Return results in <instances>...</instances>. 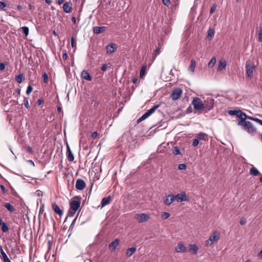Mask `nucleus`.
<instances>
[{
  "label": "nucleus",
  "instance_id": "nucleus-1",
  "mask_svg": "<svg viewBox=\"0 0 262 262\" xmlns=\"http://www.w3.org/2000/svg\"><path fill=\"white\" fill-rule=\"evenodd\" d=\"M238 125L242 126L243 128L249 133H252L256 131V128L250 121L245 120L244 118L242 120H238Z\"/></svg>",
  "mask_w": 262,
  "mask_h": 262
},
{
  "label": "nucleus",
  "instance_id": "nucleus-2",
  "mask_svg": "<svg viewBox=\"0 0 262 262\" xmlns=\"http://www.w3.org/2000/svg\"><path fill=\"white\" fill-rule=\"evenodd\" d=\"M246 75L251 78L253 76V72L256 69V66L252 61H247L245 65Z\"/></svg>",
  "mask_w": 262,
  "mask_h": 262
},
{
  "label": "nucleus",
  "instance_id": "nucleus-3",
  "mask_svg": "<svg viewBox=\"0 0 262 262\" xmlns=\"http://www.w3.org/2000/svg\"><path fill=\"white\" fill-rule=\"evenodd\" d=\"M81 199V198L80 196L74 197L70 203V209L77 211L80 207Z\"/></svg>",
  "mask_w": 262,
  "mask_h": 262
},
{
  "label": "nucleus",
  "instance_id": "nucleus-4",
  "mask_svg": "<svg viewBox=\"0 0 262 262\" xmlns=\"http://www.w3.org/2000/svg\"><path fill=\"white\" fill-rule=\"evenodd\" d=\"M192 104L193 105L194 108L196 111L204 110V103L201 99L198 97H195L193 98Z\"/></svg>",
  "mask_w": 262,
  "mask_h": 262
},
{
  "label": "nucleus",
  "instance_id": "nucleus-5",
  "mask_svg": "<svg viewBox=\"0 0 262 262\" xmlns=\"http://www.w3.org/2000/svg\"><path fill=\"white\" fill-rule=\"evenodd\" d=\"M219 239V235L217 231H214L209 239L206 241V245L208 246H211L215 242Z\"/></svg>",
  "mask_w": 262,
  "mask_h": 262
},
{
  "label": "nucleus",
  "instance_id": "nucleus-6",
  "mask_svg": "<svg viewBox=\"0 0 262 262\" xmlns=\"http://www.w3.org/2000/svg\"><path fill=\"white\" fill-rule=\"evenodd\" d=\"M182 94V90L181 88H177L173 89L170 94L171 98L173 100H178Z\"/></svg>",
  "mask_w": 262,
  "mask_h": 262
},
{
  "label": "nucleus",
  "instance_id": "nucleus-7",
  "mask_svg": "<svg viewBox=\"0 0 262 262\" xmlns=\"http://www.w3.org/2000/svg\"><path fill=\"white\" fill-rule=\"evenodd\" d=\"M228 113L229 115L236 116L239 119V120H242L244 118H246V114L241 110H230Z\"/></svg>",
  "mask_w": 262,
  "mask_h": 262
},
{
  "label": "nucleus",
  "instance_id": "nucleus-8",
  "mask_svg": "<svg viewBox=\"0 0 262 262\" xmlns=\"http://www.w3.org/2000/svg\"><path fill=\"white\" fill-rule=\"evenodd\" d=\"M174 197L175 200H177L178 202H182L188 201V196L185 192H182L178 194L174 195Z\"/></svg>",
  "mask_w": 262,
  "mask_h": 262
},
{
  "label": "nucleus",
  "instance_id": "nucleus-9",
  "mask_svg": "<svg viewBox=\"0 0 262 262\" xmlns=\"http://www.w3.org/2000/svg\"><path fill=\"white\" fill-rule=\"evenodd\" d=\"M214 104V100L213 99L210 98L208 99L207 101H205L204 103V110L205 112H207L212 109L213 107Z\"/></svg>",
  "mask_w": 262,
  "mask_h": 262
},
{
  "label": "nucleus",
  "instance_id": "nucleus-10",
  "mask_svg": "<svg viewBox=\"0 0 262 262\" xmlns=\"http://www.w3.org/2000/svg\"><path fill=\"white\" fill-rule=\"evenodd\" d=\"M135 218L139 223H143L147 221L149 216L146 213H138L136 215Z\"/></svg>",
  "mask_w": 262,
  "mask_h": 262
},
{
  "label": "nucleus",
  "instance_id": "nucleus-11",
  "mask_svg": "<svg viewBox=\"0 0 262 262\" xmlns=\"http://www.w3.org/2000/svg\"><path fill=\"white\" fill-rule=\"evenodd\" d=\"M86 186L84 181L80 179L76 180L75 187L77 190H82L84 189Z\"/></svg>",
  "mask_w": 262,
  "mask_h": 262
},
{
  "label": "nucleus",
  "instance_id": "nucleus-12",
  "mask_svg": "<svg viewBox=\"0 0 262 262\" xmlns=\"http://www.w3.org/2000/svg\"><path fill=\"white\" fill-rule=\"evenodd\" d=\"M52 208L55 213L60 216H61L63 215V210L61 209L55 203L52 204Z\"/></svg>",
  "mask_w": 262,
  "mask_h": 262
},
{
  "label": "nucleus",
  "instance_id": "nucleus-13",
  "mask_svg": "<svg viewBox=\"0 0 262 262\" xmlns=\"http://www.w3.org/2000/svg\"><path fill=\"white\" fill-rule=\"evenodd\" d=\"M175 250L178 253H183L186 252V248L182 242L178 243V245L175 247Z\"/></svg>",
  "mask_w": 262,
  "mask_h": 262
},
{
  "label": "nucleus",
  "instance_id": "nucleus-14",
  "mask_svg": "<svg viewBox=\"0 0 262 262\" xmlns=\"http://www.w3.org/2000/svg\"><path fill=\"white\" fill-rule=\"evenodd\" d=\"M175 201L174 195L169 194L166 196V198L164 200L163 202L165 204L169 205Z\"/></svg>",
  "mask_w": 262,
  "mask_h": 262
},
{
  "label": "nucleus",
  "instance_id": "nucleus-15",
  "mask_svg": "<svg viewBox=\"0 0 262 262\" xmlns=\"http://www.w3.org/2000/svg\"><path fill=\"white\" fill-rule=\"evenodd\" d=\"M119 239H118V238H116L115 239V240H114L113 242H112L108 247H109V248L112 250V251H115L117 246L119 245Z\"/></svg>",
  "mask_w": 262,
  "mask_h": 262
},
{
  "label": "nucleus",
  "instance_id": "nucleus-16",
  "mask_svg": "<svg viewBox=\"0 0 262 262\" xmlns=\"http://www.w3.org/2000/svg\"><path fill=\"white\" fill-rule=\"evenodd\" d=\"M106 27L104 26L102 27H94L93 28V31L94 33L95 34H100L103 33L105 31Z\"/></svg>",
  "mask_w": 262,
  "mask_h": 262
},
{
  "label": "nucleus",
  "instance_id": "nucleus-17",
  "mask_svg": "<svg viewBox=\"0 0 262 262\" xmlns=\"http://www.w3.org/2000/svg\"><path fill=\"white\" fill-rule=\"evenodd\" d=\"M72 4L69 2L65 3L63 6V9L66 13H70L72 11Z\"/></svg>",
  "mask_w": 262,
  "mask_h": 262
},
{
  "label": "nucleus",
  "instance_id": "nucleus-18",
  "mask_svg": "<svg viewBox=\"0 0 262 262\" xmlns=\"http://www.w3.org/2000/svg\"><path fill=\"white\" fill-rule=\"evenodd\" d=\"M106 49L107 54H112L114 53L116 49L115 48V44L111 43L108 45L106 47Z\"/></svg>",
  "mask_w": 262,
  "mask_h": 262
},
{
  "label": "nucleus",
  "instance_id": "nucleus-19",
  "mask_svg": "<svg viewBox=\"0 0 262 262\" xmlns=\"http://www.w3.org/2000/svg\"><path fill=\"white\" fill-rule=\"evenodd\" d=\"M112 200V197L110 195H108L106 197L103 198L101 202V207H104L105 205L110 204L111 200Z\"/></svg>",
  "mask_w": 262,
  "mask_h": 262
},
{
  "label": "nucleus",
  "instance_id": "nucleus-20",
  "mask_svg": "<svg viewBox=\"0 0 262 262\" xmlns=\"http://www.w3.org/2000/svg\"><path fill=\"white\" fill-rule=\"evenodd\" d=\"M81 76L84 79L87 80L88 81H91L92 80V77L89 73V72L85 70L82 71L81 72Z\"/></svg>",
  "mask_w": 262,
  "mask_h": 262
},
{
  "label": "nucleus",
  "instance_id": "nucleus-21",
  "mask_svg": "<svg viewBox=\"0 0 262 262\" xmlns=\"http://www.w3.org/2000/svg\"><path fill=\"white\" fill-rule=\"evenodd\" d=\"M2 219L0 218V226H1V229L3 232H6L9 230V227L6 223L2 222Z\"/></svg>",
  "mask_w": 262,
  "mask_h": 262
},
{
  "label": "nucleus",
  "instance_id": "nucleus-22",
  "mask_svg": "<svg viewBox=\"0 0 262 262\" xmlns=\"http://www.w3.org/2000/svg\"><path fill=\"white\" fill-rule=\"evenodd\" d=\"M199 250L198 247L195 244H191L189 245V251L193 254H196Z\"/></svg>",
  "mask_w": 262,
  "mask_h": 262
},
{
  "label": "nucleus",
  "instance_id": "nucleus-23",
  "mask_svg": "<svg viewBox=\"0 0 262 262\" xmlns=\"http://www.w3.org/2000/svg\"><path fill=\"white\" fill-rule=\"evenodd\" d=\"M136 251V247L129 248L126 250V255L127 257H130L133 253Z\"/></svg>",
  "mask_w": 262,
  "mask_h": 262
},
{
  "label": "nucleus",
  "instance_id": "nucleus-24",
  "mask_svg": "<svg viewBox=\"0 0 262 262\" xmlns=\"http://www.w3.org/2000/svg\"><path fill=\"white\" fill-rule=\"evenodd\" d=\"M4 206L11 212H13L15 210L14 207L10 203H6L4 204Z\"/></svg>",
  "mask_w": 262,
  "mask_h": 262
},
{
  "label": "nucleus",
  "instance_id": "nucleus-25",
  "mask_svg": "<svg viewBox=\"0 0 262 262\" xmlns=\"http://www.w3.org/2000/svg\"><path fill=\"white\" fill-rule=\"evenodd\" d=\"M226 62L225 61H220L219 62L218 67H217V71H220L224 69L226 66Z\"/></svg>",
  "mask_w": 262,
  "mask_h": 262
},
{
  "label": "nucleus",
  "instance_id": "nucleus-26",
  "mask_svg": "<svg viewBox=\"0 0 262 262\" xmlns=\"http://www.w3.org/2000/svg\"><path fill=\"white\" fill-rule=\"evenodd\" d=\"M195 65H196V62H195V60H191V62H190V64L188 68L189 71L193 73L194 71Z\"/></svg>",
  "mask_w": 262,
  "mask_h": 262
},
{
  "label": "nucleus",
  "instance_id": "nucleus-27",
  "mask_svg": "<svg viewBox=\"0 0 262 262\" xmlns=\"http://www.w3.org/2000/svg\"><path fill=\"white\" fill-rule=\"evenodd\" d=\"M160 106V104H157L154 106H153L151 108L148 110L147 112V113L149 114V115L150 116L151 114H152Z\"/></svg>",
  "mask_w": 262,
  "mask_h": 262
},
{
  "label": "nucleus",
  "instance_id": "nucleus-28",
  "mask_svg": "<svg viewBox=\"0 0 262 262\" xmlns=\"http://www.w3.org/2000/svg\"><path fill=\"white\" fill-rule=\"evenodd\" d=\"M149 116H150V115L148 113H147V112H146L140 118L138 119L137 122H141V121L147 118Z\"/></svg>",
  "mask_w": 262,
  "mask_h": 262
},
{
  "label": "nucleus",
  "instance_id": "nucleus-29",
  "mask_svg": "<svg viewBox=\"0 0 262 262\" xmlns=\"http://www.w3.org/2000/svg\"><path fill=\"white\" fill-rule=\"evenodd\" d=\"M250 173L251 175L256 176L259 173V172L255 167H252L250 170Z\"/></svg>",
  "mask_w": 262,
  "mask_h": 262
},
{
  "label": "nucleus",
  "instance_id": "nucleus-30",
  "mask_svg": "<svg viewBox=\"0 0 262 262\" xmlns=\"http://www.w3.org/2000/svg\"><path fill=\"white\" fill-rule=\"evenodd\" d=\"M20 29L22 33L24 34L25 36L27 37L29 34V28L28 27L24 26L21 27Z\"/></svg>",
  "mask_w": 262,
  "mask_h": 262
},
{
  "label": "nucleus",
  "instance_id": "nucleus-31",
  "mask_svg": "<svg viewBox=\"0 0 262 262\" xmlns=\"http://www.w3.org/2000/svg\"><path fill=\"white\" fill-rule=\"evenodd\" d=\"M67 158L70 162L74 161V157L71 150L67 152Z\"/></svg>",
  "mask_w": 262,
  "mask_h": 262
},
{
  "label": "nucleus",
  "instance_id": "nucleus-32",
  "mask_svg": "<svg viewBox=\"0 0 262 262\" xmlns=\"http://www.w3.org/2000/svg\"><path fill=\"white\" fill-rule=\"evenodd\" d=\"M198 138H199V140L200 139V140H207V135L205 133H200L198 134Z\"/></svg>",
  "mask_w": 262,
  "mask_h": 262
},
{
  "label": "nucleus",
  "instance_id": "nucleus-33",
  "mask_svg": "<svg viewBox=\"0 0 262 262\" xmlns=\"http://www.w3.org/2000/svg\"><path fill=\"white\" fill-rule=\"evenodd\" d=\"M258 39L259 42H262V27H259L258 30Z\"/></svg>",
  "mask_w": 262,
  "mask_h": 262
},
{
  "label": "nucleus",
  "instance_id": "nucleus-34",
  "mask_svg": "<svg viewBox=\"0 0 262 262\" xmlns=\"http://www.w3.org/2000/svg\"><path fill=\"white\" fill-rule=\"evenodd\" d=\"M23 75L22 74H19L15 77V80L17 83H20L23 81Z\"/></svg>",
  "mask_w": 262,
  "mask_h": 262
},
{
  "label": "nucleus",
  "instance_id": "nucleus-35",
  "mask_svg": "<svg viewBox=\"0 0 262 262\" xmlns=\"http://www.w3.org/2000/svg\"><path fill=\"white\" fill-rule=\"evenodd\" d=\"M216 62V58L215 57H212L208 63V66L209 67H212L214 66Z\"/></svg>",
  "mask_w": 262,
  "mask_h": 262
},
{
  "label": "nucleus",
  "instance_id": "nucleus-36",
  "mask_svg": "<svg viewBox=\"0 0 262 262\" xmlns=\"http://www.w3.org/2000/svg\"><path fill=\"white\" fill-rule=\"evenodd\" d=\"M172 154L174 155H178L180 154V150L179 148L177 146L174 147L172 149Z\"/></svg>",
  "mask_w": 262,
  "mask_h": 262
},
{
  "label": "nucleus",
  "instance_id": "nucleus-37",
  "mask_svg": "<svg viewBox=\"0 0 262 262\" xmlns=\"http://www.w3.org/2000/svg\"><path fill=\"white\" fill-rule=\"evenodd\" d=\"M214 31L213 29H210L208 31L207 37L208 38H211L214 35Z\"/></svg>",
  "mask_w": 262,
  "mask_h": 262
},
{
  "label": "nucleus",
  "instance_id": "nucleus-38",
  "mask_svg": "<svg viewBox=\"0 0 262 262\" xmlns=\"http://www.w3.org/2000/svg\"><path fill=\"white\" fill-rule=\"evenodd\" d=\"M76 211H74L72 209H70L68 212V216L69 217H73Z\"/></svg>",
  "mask_w": 262,
  "mask_h": 262
},
{
  "label": "nucleus",
  "instance_id": "nucleus-39",
  "mask_svg": "<svg viewBox=\"0 0 262 262\" xmlns=\"http://www.w3.org/2000/svg\"><path fill=\"white\" fill-rule=\"evenodd\" d=\"M24 104L25 106V107L27 108H29L30 107L29 102H28V98L27 97H24Z\"/></svg>",
  "mask_w": 262,
  "mask_h": 262
},
{
  "label": "nucleus",
  "instance_id": "nucleus-40",
  "mask_svg": "<svg viewBox=\"0 0 262 262\" xmlns=\"http://www.w3.org/2000/svg\"><path fill=\"white\" fill-rule=\"evenodd\" d=\"M43 79L45 83L48 82V76L46 72H44L42 74Z\"/></svg>",
  "mask_w": 262,
  "mask_h": 262
},
{
  "label": "nucleus",
  "instance_id": "nucleus-41",
  "mask_svg": "<svg viewBox=\"0 0 262 262\" xmlns=\"http://www.w3.org/2000/svg\"><path fill=\"white\" fill-rule=\"evenodd\" d=\"M8 5L4 2L0 1V9L1 10H4V8L6 7H7Z\"/></svg>",
  "mask_w": 262,
  "mask_h": 262
},
{
  "label": "nucleus",
  "instance_id": "nucleus-42",
  "mask_svg": "<svg viewBox=\"0 0 262 262\" xmlns=\"http://www.w3.org/2000/svg\"><path fill=\"white\" fill-rule=\"evenodd\" d=\"M170 214L168 212H163L161 216L162 219H167L170 216Z\"/></svg>",
  "mask_w": 262,
  "mask_h": 262
},
{
  "label": "nucleus",
  "instance_id": "nucleus-43",
  "mask_svg": "<svg viewBox=\"0 0 262 262\" xmlns=\"http://www.w3.org/2000/svg\"><path fill=\"white\" fill-rule=\"evenodd\" d=\"M33 90V88L31 85H29L27 87V90H26V94L27 95H29L32 92Z\"/></svg>",
  "mask_w": 262,
  "mask_h": 262
},
{
  "label": "nucleus",
  "instance_id": "nucleus-44",
  "mask_svg": "<svg viewBox=\"0 0 262 262\" xmlns=\"http://www.w3.org/2000/svg\"><path fill=\"white\" fill-rule=\"evenodd\" d=\"M186 167H187L185 164H180L178 165V169L179 170H185Z\"/></svg>",
  "mask_w": 262,
  "mask_h": 262
},
{
  "label": "nucleus",
  "instance_id": "nucleus-45",
  "mask_svg": "<svg viewBox=\"0 0 262 262\" xmlns=\"http://www.w3.org/2000/svg\"><path fill=\"white\" fill-rule=\"evenodd\" d=\"M0 253H1V254L2 255L3 258L8 256L7 255V254H6V253L4 252L3 249L2 247H1V248H0Z\"/></svg>",
  "mask_w": 262,
  "mask_h": 262
},
{
  "label": "nucleus",
  "instance_id": "nucleus-46",
  "mask_svg": "<svg viewBox=\"0 0 262 262\" xmlns=\"http://www.w3.org/2000/svg\"><path fill=\"white\" fill-rule=\"evenodd\" d=\"M216 8V6L215 4H213L210 9V14H212L215 11Z\"/></svg>",
  "mask_w": 262,
  "mask_h": 262
},
{
  "label": "nucleus",
  "instance_id": "nucleus-47",
  "mask_svg": "<svg viewBox=\"0 0 262 262\" xmlns=\"http://www.w3.org/2000/svg\"><path fill=\"white\" fill-rule=\"evenodd\" d=\"M199 143V139H193V142H192V145L194 147H196V146L198 145Z\"/></svg>",
  "mask_w": 262,
  "mask_h": 262
},
{
  "label": "nucleus",
  "instance_id": "nucleus-48",
  "mask_svg": "<svg viewBox=\"0 0 262 262\" xmlns=\"http://www.w3.org/2000/svg\"><path fill=\"white\" fill-rule=\"evenodd\" d=\"M163 4L166 6H168L170 4V0H162Z\"/></svg>",
  "mask_w": 262,
  "mask_h": 262
},
{
  "label": "nucleus",
  "instance_id": "nucleus-49",
  "mask_svg": "<svg viewBox=\"0 0 262 262\" xmlns=\"http://www.w3.org/2000/svg\"><path fill=\"white\" fill-rule=\"evenodd\" d=\"M6 68V64L4 63H0V71H3Z\"/></svg>",
  "mask_w": 262,
  "mask_h": 262
},
{
  "label": "nucleus",
  "instance_id": "nucleus-50",
  "mask_svg": "<svg viewBox=\"0 0 262 262\" xmlns=\"http://www.w3.org/2000/svg\"><path fill=\"white\" fill-rule=\"evenodd\" d=\"M62 58L63 60H66L68 58V54L66 51H64L62 55Z\"/></svg>",
  "mask_w": 262,
  "mask_h": 262
},
{
  "label": "nucleus",
  "instance_id": "nucleus-51",
  "mask_svg": "<svg viewBox=\"0 0 262 262\" xmlns=\"http://www.w3.org/2000/svg\"><path fill=\"white\" fill-rule=\"evenodd\" d=\"M44 211V205L40 206L39 211V215Z\"/></svg>",
  "mask_w": 262,
  "mask_h": 262
},
{
  "label": "nucleus",
  "instance_id": "nucleus-52",
  "mask_svg": "<svg viewBox=\"0 0 262 262\" xmlns=\"http://www.w3.org/2000/svg\"><path fill=\"white\" fill-rule=\"evenodd\" d=\"M107 69V65L106 64H103L101 68V70L102 71H105Z\"/></svg>",
  "mask_w": 262,
  "mask_h": 262
},
{
  "label": "nucleus",
  "instance_id": "nucleus-53",
  "mask_svg": "<svg viewBox=\"0 0 262 262\" xmlns=\"http://www.w3.org/2000/svg\"><path fill=\"white\" fill-rule=\"evenodd\" d=\"M0 188L2 190L3 194H5L6 193V189H5V186L4 185H0Z\"/></svg>",
  "mask_w": 262,
  "mask_h": 262
},
{
  "label": "nucleus",
  "instance_id": "nucleus-54",
  "mask_svg": "<svg viewBox=\"0 0 262 262\" xmlns=\"http://www.w3.org/2000/svg\"><path fill=\"white\" fill-rule=\"evenodd\" d=\"M98 136V133L97 132H94L92 134V137L94 139L96 138Z\"/></svg>",
  "mask_w": 262,
  "mask_h": 262
},
{
  "label": "nucleus",
  "instance_id": "nucleus-55",
  "mask_svg": "<svg viewBox=\"0 0 262 262\" xmlns=\"http://www.w3.org/2000/svg\"><path fill=\"white\" fill-rule=\"evenodd\" d=\"M71 46L73 48L75 47V45L74 44V38L73 37H72V38L71 39Z\"/></svg>",
  "mask_w": 262,
  "mask_h": 262
},
{
  "label": "nucleus",
  "instance_id": "nucleus-56",
  "mask_svg": "<svg viewBox=\"0 0 262 262\" xmlns=\"http://www.w3.org/2000/svg\"><path fill=\"white\" fill-rule=\"evenodd\" d=\"M246 223V220L245 219L242 218L240 221L241 225H245Z\"/></svg>",
  "mask_w": 262,
  "mask_h": 262
},
{
  "label": "nucleus",
  "instance_id": "nucleus-57",
  "mask_svg": "<svg viewBox=\"0 0 262 262\" xmlns=\"http://www.w3.org/2000/svg\"><path fill=\"white\" fill-rule=\"evenodd\" d=\"M246 118H245V120L246 119H250V120H253L254 121V119H255V118H254L253 117H251V116H247L246 114Z\"/></svg>",
  "mask_w": 262,
  "mask_h": 262
},
{
  "label": "nucleus",
  "instance_id": "nucleus-58",
  "mask_svg": "<svg viewBox=\"0 0 262 262\" xmlns=\"http://www.w3.org/2000/svg\"><path fill=\"white\" fill-rule=\"evenodd\" d=\"M254 121L258 123L259 124H260V125H262V120H260L257 118H255V119H254Z\"/></svg>",
  "mask_w": 262,
  "mask_h": 262
},
{
  "label": "nucleus",
  "instance_id": "nucleus-59",
  "mask_svg": "<svg viewBox=\"0 0 262 262\" xmlns=\"http://www.w3.org/2000/svg\"><path fill=\"white\" fill-rule=\"evenodd\" d=\"M144 71H145V68L144 67H142V69L140 70V76H142V75H144Z\"/></svg>",
  "mask_w": 262,
  "mask_h": 262
},
{
  "label": "nucleus",
  "instance_id": "nucleus-60",
  "mask_svg": "<svg viewBox=\"0 0 262 262\" xmlns=\"http://www.w3.org/2000/svg\"><path fill=\"white\" fill-rule=\"evenodd\" d=\"M4 262H11L8 256L3 258Z\"/></svg>",
  "mask_w": 262,
  "mask_h": 262
},
{
  "label": "nucleus",
  "instance_id": "nucleus-61",
  "mask_svg": "<svg viewBox=\"0 0 262 262\" xmlns=\"http://www.w3.org/2000/svg\"><path fill=\"white\" fill-rule=\"evenodd\" d=\"M76 219H77V217H76V218H75V219L73 221V222H72V224H71V226H70V228H73V227H74V225H75V223L76 220Z\"/></svg>",
  "mask_w": 262,
  "mask_h": 262
},
{
  "label": "nucleus",
  "instance_id": "nucleus-62",
  "mask_svg": "<svg viewBox=\"0 0 262 262\" xmlns=\"http://www.w3.org/2000/svg\"><path fill=\"white\" fill-rule=\"evenodd\" d=\"M155 53H156V55H158V54L160 53V48H157V49L155 50Z\"/></svg>",
  "mask_w": 262,
  "mask_h": 262
},
{
  "label": "nucleus",
  "instance_id": "nucleus-63",
  "mask_svg": "<svg viewBox=\"0 0 262 262\" xmlns=\"http://www.w3.org/2000/svg\"><path fill=\"white\" fill-rule=\"evenodd\" d=\"M43 101L42 99H39L37 100V103L38 104V105H40L42 103H43Z\"/></svg>",
  "mask_w": 262,
  "mask_h": 262
},
{
  "label": "nucleus",
  "instance_id": "nucleus-64",
  "mask_svg": "<svg viewBox=\"0 0 262 262\" xmlns=\"http://www.w3.org/2000/svg\"><path fill=\"white\" fill-rule=\"evenodd\" d=\"M258 257L260 258H262V249L258 253Z\"/></svg>",
  "mask_w": 262,
  "mask_h": 262
}]
</instances>
